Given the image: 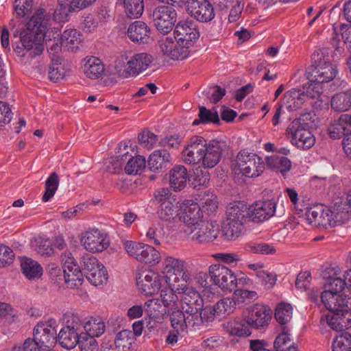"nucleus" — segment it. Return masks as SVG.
I'll return each mask as SVG.
<instances>
[{
    "label": "nucleus",
    "instance_id": "obj_20",
    "mask_svg": "<svg viewBox=\"0 0 351 351\" xmlns=\"http://www.w3.org/2000/svg\"><path fill=\"white\" fill-rule=\"evenodd\" d=\"M56 322L51 319L45 322H39L34 327L33 335L45 348H51L56 343Z\"/></svg>",
    "mask_w": 351,
    "mask_h": 351
},
{
    "label": "nucleus",
    "instance_id": "obj_50",
    "mask_svg": "<svg viewBox=\"0 0 351 351\" xmlns=\"http://www.w3.org/2000/svg\"><path fill=\"white\" fill-rule=\"evenodd\" d=\"M245 250L249 253L270 255L276 252L275 247L272 245L257 241H250L245 245Z\"/></svg>",
    "mask_w": 351,
    "mask_h": 351
},
{
    "label": "nucleus",
    "instance_id": "obj_48",
    "mask_svg": "<svg viewBox=\"0 0 351 351\" xmlns=\"http://www.w3.org/2000/svg\"><path fill=\"white\" fill-rule=\"evenodd\" d=\"M178 292L169 289L163 288L160 291L161 301L168 311L176 310L180 306V299L177 295Z\"/></svg>",
    "mask_w": 351,
    "mask_h": 351
},
{
    "label": "nucleus",
    "instance_id": "obj_25",
    "mask_svg": "<svg viewBox=\"0 0 351 351\" xmlns=\"http://www.w3.org/2000/svg\"><path fill=\"white\" fill-rule=\"evenodd\" d=\"M181 293L180 304L184 313L197 312L203 308V299L196 290L188 288Z\"/></svg>",
    "mask_w": 351,
    "mask_h": 351
},
{
    "label": "nucleus",
    "instance_id": "obj_49",
    "mask_svg": "<svg viewBox=\"0 0 351 351\" xmlns=\"http://www.w3.org/2000/svg\"><path fill=\"white\" fill-rule=\"evenodd\" d=\"M170 315V321L172 328L177 331V333L184 335L187 332L186 316L184 311H180L179 308L176 310H171Z\"/></svg>",
    "mask_w": 351,
    "mask_h": 351
},
{
    "label": "nucleus",
    "instance_id": "obj_34",
    "mask_svg": "<svg viewBox=\"0 0 351 351\" xmlns=\"http://www.w3.org/2000/svg\"><path fill=\"white\" fill-rule=\"evenodd\" d=\"M79 337L80 334L75 332L73 326H64L56 336V342L63 348L71 350L77 344Z\"/></svg>",
    "mask_w": 351,
    "mask_h": 351
},
{
    "label": "nucleus",
    "instance_id": "obj_29",
    "mask_svg": "<svg viewBox=\"0 0 351 351\" xmlns=\"http://www.w3.org/2000/svg\"><path fill=\"white\" fill-rule=\"evenodd\" d=\"M328 132L330 138L339 139L345 135L351 134V115L342 114L331 123L328 128Z\"/></svg>",
    "mask_w": 351,
    "mask_h": 351
},
{
    "label": "nucleus",
    "instance_id": "obj_17",
    "mask_svg": "<svg viewBox=\"0 0 351 351\" xmlns=\"http://www.w3.org/2000/svg\"><path fill=\"white\" fill-rule=\"evenodd\" d=\"M271 316L272 312L269 307L263 304H256L251 307L244 321L253 328L261 329L269 325Z\"/></svg>",
    "mask_w": 351,
    "mask_h": 351
},
{
    "label": "nucleus",
    "instance_id": "obj_40",
    "mask_svg": "<svg viewBox=\"0 0 351 351\" xmlns=\"http://www.w3.org/2000/svg\"><path fill=\"white\" fill-rule=\"evenodd\" d=\"M68 71V65L63 60L53 58L49 66V78L54 82H58L66 76Z\"/></svg>",
    "mask_w": 351,
    "mask_h": 351
},
{
    "label": "nucleus",
    "instance_id": "obj_4",
    "mask_svg": "<svg viewBox=\"0 0 351 351\" xmlns=\"http://www.w3.org/2000/svg\"><path fill=\"white\" fill-rule=\"evenodd\" d=\"M249 206L241 202L231 204L226 210V221L223 227L226 238L234 240L242 233L244 224L251 221Z\"/></svg>",
    "mask_w": 351,
    "mask_h": 351
},
{
    "label": "nucleus",
    "instance_id": "obj_57",
    "mask_svg": "<svg viewBox=\"0 0 351 351\" xmlns=\"http://www.w3.org/2000/svg\"><path fill=\"white\" fill-rule=\"evenodd\" d=\"M293 308L289 304L280 303L276 308L274 316L280 324L284 325L291 320Z\"/></svg>",
    "mask_w": 351,
    "mask_h": 351
},
{
    "label": "nucleus",
    "instance_id": "obj_21",
    "mask_svg": "<svg viewBox=\"0 0 351 351\" xmlns=\"http://www.w3.org/2000/svg\"><path fill=\"white\" fill-rule=\"evenodd\" d=\"M202 165L204 169H212L220 161L222 154L221 142L211 140L207 142L203 148Z\"/></svg>",
    "mask_w": 351,
    "mask_h": 351
},
{
    "label": "nucleus",
    "instance_id": "obj_52",
    "mask_svg": "<svg viewBox=\"0 0 351 351\" xmlns=\"http://www.w3.org/2000/svg\"><path fill=\"white\" fill-rule=\"evenodd\" d=\"M232 295L237 305L239 306L249 304L258 299V294L256 291L244 289L236 290Z\"/></svg>",
    "mask_w": 351,
    "mask_h": 351
},
{
    "label": "nucleus",
    "instance_id": "obj_60",
    "mask_svg": "<svg viewBox=\"0 0 351 351\" xmlns=\"http://www.w3.org/2000/svg\"><path fill=\"white\" fill-rule=\"evenodd\" d=\"M81 351H98L99 346L95 337L86 333L80 334L77 344Z\"/></svg>",
    "mask_w": 351,
    "mask_h": 351
},
{
    "label": "nucleus",
    "instance_id": "obj_22",
    "mask_svg": "<svg viewBox=\"0 0 351 351\" xmlns=\"http://www.w3.org/2000/svg\"><path fill=\"white\" fill-rule=\"evenodd\" d=\"M249 208L251 221L260 223L275 215L276 204L272 200L257 202L249 206Z\"/></svg>",
    "mask_w": 351,
    "mask_h": 351
},
{
    "label": "nucleus",
    "instance_id": "obj_41",
    "mask_svg": "<svg viewBox=\"0 0 351 351\" xmlns=\"http://www.w3.org/2000/svg\"><path fill=\"white\" fill-rule=\"evenodd\" d=\"M202 213L208 215L214 213L218 208L217 196L209 191H204L199 195V204Z\"/></svg>",
    "mask_w": 351,
    "mask_h": 351
},
{
    "label": "nucleus",
    "instance_id": "obj_7",
    "mask_svg": "<svg viewBox=\"0 0 351 351\" xmlns=\"http://www.w3.org/2000/svg\"><path fill=\"white\" fill-rule=\"evenodd\" d=\"M208 274L213 283L223 291H232L238 285L246 284L249 279L237 278L234 273L220 264L212 265L209 267Z\"/></svg>",
    "mask_w": 351,
    "mask_h": 351
},
{
    "label": "nucleus",
    "instance_id": "obj_35",
    "mask_svg": "<svg viewBox=\"0 0 351 351\" xmlns=\"http://www.w3.org/2000/svg\"><path fill=\"white\" fill-rule=\"evenodd\" d=\"M83 71L87 77L95 80L103 75L105 67L100 59L92 56L85 60Z\"/></svg>",
    "mask_w": 351,
    "mask_h": 351
},
{
    "label": "nucleus",
    "instance_id": "obj_46",
    "mask_svg": "<svg viewBox=\"0 0 351 351\" xmlns=\"http://www.w3.org/2000/svg\"><path fill=\"white\" fill-rule=\"evenodd\" d=\"M123 3L126 15L130 19L140 17L144 11L143 0H117Z\"/></svg>",
    "mask_w": 351,
    "mask_h": 351
},
{
    "label": "nucleus",
    "instance_id": "obj_23",
    "mask_svg": "<svg viewBox=\"0 0 351 351\" xmlns=\"http://www.w3.org/2000/svg\"><path fill=\"white\" fill-rule=\"evenodd\" d=\"M136 285L145 295H153L158 291L161 284L158 274L147 271L136 277Z\"/></svg>",
    "mask_w": 351,
    "mask_h": 351
},
{
    "label": "nucleus",
    "instance_id": "obj_38",
    "mask_svg": "<svg viewBox=\"0 0 351 351\" xmlns=\"http://www.w3.org/2000/svg\"><path fill=\"white\" fill-rule=\"evenodd\" d=\"M348 314L341 315V312H330L325 315L328 325L336 331H342L350 326V319L346 318Z\"/></svg>",
    "mask_w": 351,
    "mask_h": 351
},
{
    "label": "nucleus",
    "instance_id": "obj_56",
    "mask_svg": "<svg viewBox=\"0 0 351 351\" xmlns=\"http://www.w3.org/2000/svg\"><path fill=\"white\" fill-rule=\"evenodd\" d=\"M146 237L153 244L160 245L166 237L164 226L160 223L152 225L147 230Z\"/></svg>",
    "mask_w": 351,
    "mask_h": 351
},
{
    "label": "nucleus",
    "instance_id": "obj_3",
    "mask_svg": "<svg viewBox=\"0 0 351 351\" xmlns=\"http://www.w3.org/2000/svg\"><path fill=\"white\" fill-rule=\"evenodd\" d=\"M313 64L306 71V79L309 84L315 86V90H319V84L332 81L337 76V66L330 62L329 49L324 48L313 54Z\"/></svg>",
    "mask_w": 351,
    "mask_h": 351
},
{
    "label": "nucleus",
    "instance_id": "obj_1",
    "mask_svg": "<svg viewBox=\"0 0 351 351\" xmlns=\"http://www.w3.org/2000/svg\"><path fill=\"white\" fill-rule=\"evenodd\" d=\"M53 21L51 13L45 9H38L26 24L19 19H13L10 25L12 29L16 28L14 36L19 34L24 49L27 51L32 50L29 55L35 57L43 53L44 47L42 41L47 37Z\"/></svg>",
    "mask_w": 351,
    "mask_h": 351
},
{
    "label": "nucleus",
    "instance_id": "obj_28",
    "mask_svg": "<svg viewBox=\"0 0 351 351\" xmlns=\"http://www.w3.org/2000/svg\"><path fill=\"white\" fill-rule=\"evenodd\" d=\"M306 218L309 223L317 226L327 228L334 227V221L332 210L328 208L323 209L315 208H311L306 211Z\"/></svg>",
    "mask_w": 351,
    "mask_h": 351
},
{
    "label": "nucleus",
    "instance_id": "obj_53",
    "mask_svg": "<svg viewBox=\"0 0 351 351\" xmlns=\"http://www.w3.org/2000/svg\"><path fill=\"white\" fill-rule=\"evenodd\" d=\"M60 40L61 45L73 49L77 47L78 45L80 43L81 34L76 29H66L63 32Z\"/></svg>",
    "mask_w": 351,
    "mask_h": 351
},
{
    "label": "nucleus",
    "instance_id": "obj_26",
    "mask_svg": "<svg viewBox=\"0 0 351 351\" xmlns=\"http://www.w3.org/2000/svg\"><path fill=\"white\" fill-rule=\"evenodd\" d=\"M165 276L181 274L183 280H191V274L187 270V263L184 259L167 256L163 261Z\"/></svg>",
    "mask_w": 351,
    "mask_h": 351
},
{
    "label": "nucleus",
    "instance_id": "obj_37",
    "mask_svg": "<svg viewBox=\"0 0 351 351\" xmlns=\"http://www.w3.org/2000/svg\"><path fill=\"white\" fill-rule=\"evenodd\" d=\"M331 108L337 112H345L351 108V90L336 93L330 101Z\"/></svg>",
    "mask_w": 351,
    "mask_h": 351
},
{
    "label": "nucleus",
    "instance_id": "obj_58",
    "mask_svg": "<svg viewBox=\"0 0 351 351\" xmlns=\"http://www.w3.org/2000/svg\"><path fill=\"white\" fill-rule=\"evenodd\" d=\"M290 342L289 335L284 331L276 337L274 348L276 351H298V347Z\"/></svg>",
    "mask_w": 351,
    "mask_h": 351
},
{
    "label": "nucleus",
    "instance_id": "obj_8",
    "mask_svg": "<svg viewBox=\"0 0 351 351\" xmlns=\"http://www.w3.org/2000/svg\"><path fill=\"white\" fill-rule=\"evenodd\" d=\"M123 247L128 254L136 261L156 265L160 261V254L154 247L133 241H126Z\"/></svg>",
    "mask_w": 351,
    "mask_h": 351
},
{
    "label": "nucleus",
    "instance_id": "obj_18",
    "mask_svg": "<svg viewBox=\"0 0 351 351\" xmlns=\"http://www.w3.org/2000/svg\"><path fill=\"white\" fill-rule=\"evenodd\" d=\"M173 37L180 40L181 43L191 48L199 36V32L196 24L191 20H182L175 26Z\"/></svg>",
    "mask_w": 351,
    "mask_h": 351
},
{
    "label": "nucleus",
    "instance_id": "obj_61",
    "mask_svg": "<svg viewBox=\"0 0 351 351\" xmlns=\"http://www.w3.org/2000/svg\"><path fill=\"white\" fill-rule=\"evenodd\" d=\"M332 351H351V335L343 332L337 336L332 342Z\"/></svg>",
    "mask_w": 351,
    "mask_h": 351
},
{
    "label": "nucleus",
    "instance_id": "obj_47",
    "mask_svg": "<svg viewBox=\"0 0 351 351\" xmlns=\"http://www.w3.org/2000/svg\"><path fill=\"white\" fill-rule=\"evenodd\" d=\"M179 210L176 203L165 202L159 206L158 215L161 220L171 222L176 217H179Z\"/></svg>",
    "mask_w": 351,
    "mask_h": 351
},
{
    "label": "nucleus",
    "instance_id": "obj_9",
    "mask_svg": "<svg viewBox=\"0 0 351 351\" xmlns=\"http://www.w3.org/2000/svg\"><path fill=\"white\" fill-rule=\"evenodd\" d=\"M236 165L239 173L247 178L258 177L265 169L263 159L256 154L245 150L237 154Z\"/></svg>",
    "mask_w": 351,
    "mask_h": 351
},
{
    "label": "nucleus",
    "instance_id": "obj_63",
    "mask_svg": "<svg viewBox=\"0 0 351 351\" xmlns=\"http://www.w3.org/2000/svg\"><path fill=\"white\" fill-rule=\"evenodd\" d=\"M96 0H69L63 8L65 13L77 12L91 5Z\"/></svg>",
    "mask_w": 351,
    "mask_h": 351
},
{
    "label": "nucleus",
    "instance_id": "obj_2",
    "mask_svg": "<svg viewBox=\"0 0 351 351\" xmlns=\"http://www.w3.org/2000/svg\"><path fill=\"white\" fill-rule=\"evenodd\" d=\"M328 276H325V291L321 293V302L330 312H341L348 314V307L340 293L345 289V280L341 277V269L338 266L328 268Z\"/></svg>",
    "mask_w": 351,
    "mask_h": 351
},
{
    "label": "nucleus",
    "instance_id": "obj_45",
    "mask_svg": "<svg viewBox=\"0 0 351 351\" xmlns=\"http://www.w3.org/2000/svg\"><path fill=\"white\" fill-rule=\"evenodd\" d=\"M334 226L344 223L351 217V208L347 202H341L335 204L332 210Z\"/></svg>",
    "mask_w": 351,
    "mask_h": 351
},
{
    "label": "nucleus",
    "instance_id": "obj_13",
    "mask_svg": "<svg viewBox=\"0 0 351 351\" xmlns=\"http://www.w3.org/2000/svg\"><path fill=\"white\" fill-rule=\"evenodd\" d=\"M81 242L84 248L92 253L101 252L110 244L107 234L97 228H92L82 234Z\"/></svg>",
    "mask_w": 351,
    "mask_h": 351
},
{
    "label": "nucleus",
    "instance_id": "obj_16",
    "mask_svg": "<svg viewBox=\"0 0 351 351\" xmlns=\"http://www.w3.org/2000/svg\"><path fill=\"white\" fill-rule=\"evenodd\" d=\"M186 8L191 16L202 23L209 22L215 16L214 7L208 0H188Z\"/></svg>",
    "mask_w": 351,
    "mask_h": 351
},
{
    "label": "nucleus",
    "instance_id": "obj_31",
    "mask_svg": "<svg viewBox=\"0 0 351 351\" xmlns=\"http://www.w3.org/2000/svg\"><path fill=\"white\" fill-rule=\"evenodd\" d=\"M83 271L73 261L66 262L63 270V279L69 287H77L82 284Z\"/></svg>",
    "mask_w": 351,
    "mask_h": 351
},
{
    "label": "nucleus",
    "instance_id": "obj_24",
    "mask_svg": "<svg viewBox=\"0 0 351 351\" xmlns=\"http://www.w3.org/2000/svg\"><path fill=\"white\" fill-rule=\"evenodd\" d=\"M186 315L187 329L193 331L199 330L208 326L213 321V313L206 306L199 311L185 313Z\"/></svg>",
    "mask_w": 351,
    "mask_h": 351
},
{
    "label": "nucleus",
    "instance_id": "obj_64",
    "mask_svg": "<svg viewBox=\"0 0 351 351\" xmlns=\"http://www.w3.org/2000/svg\"><path fill=\"white\" fill-rule=\"evenodd\" d=\"M15 254L8 246L0 244V268L5 267L13 263Z\"/></svg>",
    "mask_w": 351,
    "mask_h": 351
},
{
    "label": "nucleus",
    "instance_id": "obj_14",
    "mask_svg": "<svg viewBox=\"0 0 351 351\" xmlns=\"http://www.w3.org/2000/svg\"><path fill=\"white\" fill-rule=\"evenodd\" d=\"M219 234L218 225L206 220L191 228V231L185 233L191 241L199 243L213 241L218 237Z\"/></svg>",
    "mask_w": 351,
    "mask_h": 351
},
{
    "label": "nucleus",
    "instance_id": "obj_15",
    "mask_svg": "<svg viewBox=\"0 0 351 351\" xmlns=\"http://www.w3.org/2000/svg\"><path fill=\"white\" fill-rule=\"evenodd\" d=\"M177 12L167 5L156 7L152 13V19L156 29L164 34H168L176 21Z\"/></svg>",
    "mask_w": 351,
    "mask_h": 351
},
{
    "label": "nucleus",
    "instance_id": "obj_5",
    "mask_svg": "<svg viewBox=\"0 0 351 351\" xmlns=\"http://www.w3.org/2000/svg\"><path fill=\"white\" fill-rule=\"evenodd\" d=\"M313 84H309L303 89L292 88L284 95L282 104L289 110H296L300 108L304 104L319 108L323 104L322 93L320 90H315Z\"/></svg>",
    "mask_w": 351,
    "mask_h": 351
},
{
    "label": "nucleus",
    "instance_id": "obj_59",
    "mask_svg": "<svg viewBox=\"0 0 351 351\" xmlns=\"http://www.w3.org/2000/svg\"><path fill=\"white\" fill-rule=\"evenodd\" d=\"M225 328L227 332L232 336L247 337L251 334L248 326L243 323L235 321L228 322L225 325Z\"/></svg>",
    "mask_w": 351,
    "mask_h": 351
},
{
    "label": "nucleus",
    "instance_id": "obj_62",
    "mask_svg": "<svg viewBox=\"0 0 351 351\" xmlns=\"http://www.w3.org/2000/svg\"><path fill=\"white\" fill-rule=\"evenodd\" d=\"M198 117L200 118L202 123L204 124L209 123L219 124L220 122L217 111L215 109L212 110H208L204 106L199 107Z\"/></svg>",
    "mask_w": 351,
    "mask_h": 351
},
{
    "label": "nucleus",
    "instance_id": "obj_51",
    "mask_svg": "<svg viewBox=\"0 0 351 351\" xmlns=\"http://www.w3.org/2000/svg\"><path fill=\"white\" fill-rule=\"evenodd\" d=\"M165 280L167 288L173 289L178 293H181L189 288L187 286L190 281V280H183L181 274L165 276Z\"/></svg>",
    "mask_w": 351,
    "mask_h": 351
},
{
    "label": "nucleus",
    "instance_id": "obj_6",
    "mask_svg": "<svg viewBox=\"0 0 351 351\" xmlns=\"http://www.w3.org/2000/svg\"><path fill=\"white\" fill-rule=\"evenodd\" d=\"M308 116L304 114L295 119L287 128L291 143L302 149H308L315 143V138L309 130L311 126L306 122Z\"/></svg>",
    "mask_w": 351,
    "mask_h": 351
},
{
    "label": "nucleus",
    "instance_id": "obj_43",
    "mask_svg": "<svg viewBox=\"0 0 351 351\" xmlns=\"http://www.w3.org/2000/svg\"><path fill=\"white\" fill-rule=\"evenodd\" d=\"M237 304L235 300H234V297L232 298H226L220 300L217 304L213 306H208V308L213 313V319H215V315H225L226 314H229L235 309Z\"/></svg>",
    "mask_w": 351,
    "mask_h": 351
},
{
    "label": "nucleus",
    "instance_id": "obj_33",
    "mask_svg": "<svg viewBox=\"0 0 351 351\" xmlns=\"http://www.w3.org/2000/svg\"><path fill=\"white\" fill-rule=\"evenodd\" d=\"M188 180V172L184 166H176L169 171V185L174 191H182Z\"/></svg>",
    "mask_w": 351,
    "mask_h": 351
},
{
    "label": "nucleus",
    "instance_id": "obj_55",
    "mask_svg": "<svg viewBox=\"0 0 351 351\" xmlns=\"http://www.w3.org/2000/svg\"><path fill=\"white\" fill-rule=\"evenodd\" d=\"M145 167V158L138 155L129 159L125 167V171L129 175H136L141 173Z\"/></svg>",
    "mask_w": 351,
    "mask_h": 351
},
{
    "label": "nucleus",
    "instance_id": "obj_11",
    "mask_svg": "<svg viewBox=\"0 0 351 351\" xmlns=\"http://www.w3.org/2000/svg\"><path fill=\"white\" fill-rule=\"evenodd\" d=\"M179 220L184 225L186 233L203 221L204 216L200 206L193 200H186L180 206Z\"/></svg>",
    "mask_w": 351,
    "mask_h": 351
},
{
    "label": "nucleus",
    "instance_id": "obj_39",
    "mask_svg": "<svg viewBox=\"0 0 351 351\" xmlns=\"http://www.w3.org/2000/svg\"><path fill=\"white\" fill-rule=\"evenodd\" d=\"M21 269L25 276L30 280L39 278L43 274L40 265L32 258L24 257L21 262Z\"/></svg>",
    "mask_w": 351,
    "mask_h": 351
},
{
    "label": "nucleus",
    "instance_id": "obj_36",
    "mask_svg": "<svg viewBox=\"0 0 351 351\" xmlns=\"http://www.w3.org/2000/svg\"><path fill=\"white\" fill-rule=\"evenodd\" d=\"M266 165L268 168L276 172H280L285 175L289 171L291 167V160L285 156H271L265 158Z\"/></svg>",
    "mask_w": 351,
    "mask_h": 351
},
{
    "label": "nucleus",
    "instance_id": "obj_54",
    "mask_svg": "<svg viewBox=\"0 0 351 351\" xmlns=\"http://www.w3.org/2000/svg\"><path fill=\"white\" fill-rule=\"evenodd\" d=\"M59 177L56 172L50 174L45 182V191L42 200L44 202H48L55 195L59 186Z\"/></svg>",
    "mask_w": 351,
    "mask_h": 351
},
{
    "label": "nucleus",
    "instance_id": "obj_30",
    "mask_svg": "<svg viewBox=\"0 0 351 351\" xmlns=\"http://www.w3.org/2000/svg\"><path fill=\"white\" fill-rule=\"evenodd\" d=\"M153 60L152 56L147 53H135L130 57L127 61L128 65V73L132 77L138 75L145 71Z\"/></svg>",
    "mask_w": 351,
    "mask_h": 351
},
{
    "label": "nucleus",
    "instance_id": "obj_32",
    "mask_svg": "<svg viewBox=\"0 0 351 351\" xmlns=\"http://www.w3.org/2000/svg\"><path fill=\"white\" fill-rule=\"evenodd\" d=\"M171 162L169 152L166 149H157L150 154L147 160L149 169L158 171L165 168Z\"/></svg>",
    "mask_w": 351,
    "mask_h": 351
},
{
    "label": "nucleus",
    "instance_id": "obj_42",
    "mask_svg": "<svg viewBox=\"0 0 351 351\" xmlns=\"http://www.w3.org/2000/svg\"><path fill=\"white\" fill-rule=\"evenodd\" d=\"M84 329L86 330V334L98 337L104 333L106 326L101 317H91L85 322Z\"/></svg>",
    "mask_w": 351,
    "mask_h": 351
},
{
    "label": "nucleus",
    "instance_id": "obj_44",
    "mask_svg": "<svg viewBox=\"0 0 351 351\" xmlns=\"http://www.w3.org/2000/svg\"><path fill=\"white\" fill-rule=\"evenodd\" d=\"M134 340L135 337H134V334H132V331L122 330L117 334L114 344L119 351H129Z\"/></svg>",
    "mask_w": 351,
    "mask_h": 351
},
{
    "label": "nucleus",
    "instance_id": "obj_12",
    "mask_svg": "<svg viewBox=\"0 0 351 351\" xmlns=\"http://www.w3.org/2000/svg\"><path fill=\"white\" fill-rule=\"evenodd\" d=\"M158 45L163 54L172 60H184L190 53L191 48L173 36L163 35L158 40Z\"/></svg>",
    "mask_w": 351,
    "mask_h": 351
},
{
    "label": "nucleus",
    "instance_id": "obj_19",
    "mask_svg": "<svg viewBox=\"0 0 351 351\" xmlns=\"http://www.w3.org/2000/svg\"><path fill=\"white\" fill-rule=\"evenodd\" d=\"M206 146V139L200 136L191 137L188 145L182 152V160L190 165L201 163L203 148Z\"/></svg>",
    "mask_w": 351,
    "mask_h": 351
},
{
    "label": "nucleus",
    "instance_id": "obj_10",
    "mask_svg": "<svg viewBox=\"0 0 351 351\" xmlns=\"http://www.w3.org/2000/svg\"><path fill=\"white\" fill-rule=\"evenodd\" d=\"M82 268L86 278L95 286L103 285L108 280V275L105 267L92 255L82 256Z\"/></svg>",
    "mask_w": 351,
    "mask_h": 351
},
{
    "label": "nucleus",
    "instance_id": "obj_27",
    "mask_svg": "<svg viewBox=\"0 0 351 351\" xmlns=\"http://www.w3.org/2000/svg\"><path fill=\"white\" fill-rule=\"evenodd\" d=\"M127 35L133 43L145 44L151 40V29L145 22L136 21L129 25Z\"/></svg>",
    "mask_w": 351,
    "mask_h": 351
}]
</instances>
